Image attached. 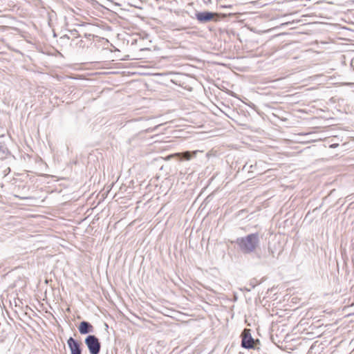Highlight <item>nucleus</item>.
I'll return each instance as SVG.
<instances>
[{"label":"nucleus","mask_w":354,"mask_h":354,"mask_svg":"<svg viewBox=\"0 0 354 354\" xmlns=\"http://www.w3.org/2000/svg\"><path fill=\"white\" fill-rule=\"evenodd\" d=\"M236 243L243 253L253 252L259 244V235L250 234L245 237L237 239Z\"/></svg>","instance_id":"obj_1"},{"label":"nucleus","mask_w":354,"mask_h":354,"mask_svg":"<svg viewBox=\"0 0 354 354\" xmlns=\"http://www.w3.org/2000/svg\"><path fill=\"white\" fill-rule=\"evenodd\" d=\"M85 344L91 354H98L100 353V343L95 335H88L85 339Z\"/></svg>","instance_id":"obj_2"},{"label":"nucleus","mask_w":354,"mask_h":354,"mask_svg":"<svg viewBox=\"0 0 354 354\" xmlns=\"http://www.w3.org/2000/svg\"><path fill=\"white\" fill-rule=\"evenodd\" d=\"M215 13L210 12H201L196 14V17L200 22L205 23L213 19Z\"/></svg>","instance_id":"obj_3"},{"label":"nucleus","mask_w":354,"mask_h":354,"mask_svg":"<svg viewBox=\"0 0 354 354\" xmlns=\"http://www.w3.org/2000/svg\"><path fill=\"white\" fill-rule=\"evenodd\" d=\"M67 344L71 354H81L80 344L73 337H70L67 341Z\"/></svg>","instance_id":"obj_4"},{"label":"nucleus","mask_w":354,"mask_h":354,"mask_svg":"<svg viewBox=\"0 0 354 354\" xmlns=\"http://www.w3.org/2000/svg\"><path fill=\"white\" fill-rule=\"evenodd\" d=\"M246 330H245L243 333V338L241 342V345L243 347L245 348H252L254 347V340L251 337V335H248L245 334Z\"/></svg>","instance_id":"obj_5"},{"label":"nucleus","mask_w":354,"mask_h":354,"mask_svg":"<svg viewBox=\"0 0 354 354\" xmlns=\"http://www.w3.org/2000/svg\"><path fill=\"white\" fill-rule=\"evenodd\" d=\"M196 153H197V151H194L192 153H190L189 151H185L184 153H174V154L167 156L165 158V160H169L171 158L176 156V157L183 158H184V159H185L187 160H190L192 158V157L193 156H195L196 154Z\"/></svg>","instance_id":"obj_6"},{"label":"nucleus","mask_w":354,"mask_h":354,"mask_svg":"<svg viewBox=\"0 0 354 354\" xmlns=\"http://www.w3.org/2000/svg\"><path fill=\"white\" fill-rule=\"evenodd\" d=\"M78 329L81 334H87L93 332V327L90 323L84 321L80 323Z\"/></svg>","instance_id":"obj_7"},{"label":"nucleus","mask_w":354,"mask_h":354,"mask_svg":"<svg viewBox=\"0 0 354 354\" xmlns=\"http://www.w3.org/2000/svg\"><path fill=\"white\" fill-rule=\"evenodd\" d=\"M14 197H15V198H21V199H28V197H20V196H17V195H14Z\"/></svg>","instance_id":"obj_8"},{"label":"nucleus","mask_w":354,"mask_h":354,"mask_svg":"<svg viewBox=\"0 0 354 354\" xmlns=\"http://www.w3.org/2000/svg\"><path fill=\"white\" fill-rule=\"evenodd\" d=\"M160 124L159 125H156V127H155V129H157V127H158Z\"/></svg>","instance_id":"obj_9"}]
</instances>
